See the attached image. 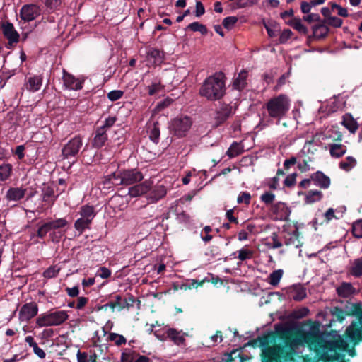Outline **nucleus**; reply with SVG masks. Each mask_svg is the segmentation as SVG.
<instances>
[{"label": "nucleus", "instance_id": "nucleus-1", "mask_svg": "<svg viewBox=\"0 0 362 362\" xmlns=\"http://www.w3.org/2000/svg\"><path fill=\"white\" fill-rule=\"evenodd\" d=\"M346 352L352 357L356 355L354 346L350 349L349 343L337 331L320 329L318 320V361L347 362Z\"/></svg>", "mask_w": 362, "mask_h": 362}, {"label": "nucleus", "instance_id": "nucleus-2", "mask_svg": "<svg viewBox=\"0 0 362 362\" xmlns=\"http://www.w3.org/2000/svg\"><path fill=\"white\" fill-rule=\"evenodd\" d=\"M346 316H356L362 323V306L360 303H353L349 300L341 302V306L326 308L323 311L318 312L320 329H332L336 321L342 322Z\"/></svg>", "mask_w": 362, "mask_h": 362}, {"label": "nucleus", "instance_id": "nucleus-3", "mask_svg": "<svg viewBox=\"0 0 362 362\" xmlns=\"http://www.w3.org/2000/svg\"><path fill=\"white\" fill-rule=\"evenodd\" d=\"M262 349V362H281L284 358L286 361H292V353H286L287 346L278 343L277 337L273 334H267L258 338Z\"/></svg>", "mask_w": 362, "mask_h": 362}, {"label": "nucleus", "instance_id": "nucleus-4", "mask_svg": "<svg viewBox=\"0 0 362 362\" xmlns=\"http://www.w3.org/2000/svg\"><path fill=\"white\" fill-rule=\"evenodd\" d=\"M225 93V76L221 72L206 78L199 89L200 95L210 101L220 100Z\"/></svg>", "mask_w": 362, "mask_h": 362}, {"label": "nucleus", "instance_id": "nucleus-5", "mask_svg": "<svg viewBox=\"0 0 362 362\" xmlns=\"http://www.w3.org/2000/svg\"><path fill=\"white\" fill-rule=\"evenodd\" d=\"M287 343V346L285 348L286 353H292V361L293 360V352L299 346H313L315 349L317 343V322H314L310 327V330L306 332L305 330H299L296 337L293 338L289 341H285L284 345Z\"/></svg>", "mask_w": 362, "mask_h": 362}, {"label": "nucleus", "instance_id": "nucleus-6", "mask_svg": "<svg viewBox=\"0 0 362 362\" xmlns=\"http://www.w3.org/2000/svg\"><path fill=\"white\" fill-rule=\"evenodd\" d=\"M269 116L275 119H281L290 108L288 98L283 94L271 98L265 105Z\"/></svg>", "mask_w": 362, "mask_h": 362}, {"label": "nucleus", "instance_id": "nucleus-7", "mask_svg": "<svg viewBox=\"0 0 362 362\" xmlns=\"http://www.w3.org/2000/svg\"><path fill=\"white\" fill-rule=\"evenodd\" d=\"M68 317L69 315L65 310L44 313L36 319V325L40 327L58 326L64 323Z\"/></svg>", "mask_w": 362, "mask_h": 362}, {"label": "nucleus", "instance_id": "nucleus-8", "mask_svg": "<svg viewBox=\"0 0 362 362\" xmlns=\"http://www.w3.org/2000/svg\"><path fill=\"white\" fill-rule=\"evenodd\" d=\"M192 120L188 116H178L171 121L170 131L175 136L182 138L187 136L192 125Z\"/></svg>", "mask_w": 362, "mask_h": 362}, {"label": "nucleus", "instance_id": "nucleus-9", "mask_svg": "<svg viewBox=\"0 0 362 362\" xmlns=\"http://www.w3.org/2000/svg\"><path fill=\"white\" fill-rule=\"evenodd\" d=\"M341 337L348 343H352L354 346L357 345L362 341V323H360L358 320L353 321Z\"/></svg>", "mask_w": 362, "mask_h": 362}, {"label": "nucleus", "instance_id": "nucleus-10", "mask_svg": "<svg viewBox=\"0 0 362 362\" xmlns=\"http://www.w3.org/2000/svg\"><path fill=\"white\" fill-rule=\"evenodd\" d=\"M83 146V139L81 136H75L69 140L62 149V156L64 159L75 158Z\"/></svg>", "mask_w": 362, "mask_h": 362}, {"label": "nucleus", "instance_id": "nucleus-11", "mask_svg": "<svg viewBox=\"0 0 362 362\" xmlns=\"http://www.w3.org/2000/svg\"><path fill=\"white\" fill-rule=\"evenodd\" d=\"M342 23L343 21L337 16H331L327 20H321L318 16V39L325 37L329 31L327 25L340 28Z\"/></svg>", "mask_w": 362, "mask_h": 362}, {"label": "nucleus", "instance_id": "nucleus-12", "mask_svg": "<svg viewBox=\"0 0 362 362\" xmlns=\"http://www.w3.org/2000/svg\"><path fill=\"white\" fill-rule=\"evenodd\" d=\"M41 13L39 6L30 4L22 6L20 11V17L26 22H30L37 18Z\"/></svg>", "mask_w": 362, "mask_h": 362}, {"label": "nucleus", "instance_id": "nucleus-13", "mask_svg": "<svg viewBox=\"0 0 362 362\" xmlns=\"http://www.w3.org/2000/svg\"><path fill=\"white\" fill-rule=\"evenodd\" d=\"M122 297L120 295H116L115 296L114 301H110L105 305H104V308H110L112 310H114L115 308H117L119 310H122L124 309L129 310L131 307L134 306V303H135V298L129 294V299H127L124 303H122Z\"/></svg>", "mask_w": 362, "mask_h": 362}, {"label": "nucleus", "instance_id": "nucleus-14", "mask_svg": "<svg viewBox=\"0 0 362 362\" xmlns=\"http://www.w3.org/2000/svg\"><path fill=\"white\" fill-rule=\"evenodd\" d=\"M38 306L35 302L24 304L19 311V320L28 322L37 315Z\"/></svg>", "mask_w": 362, "mask_h": 362}, {"label": "nucleus", "instance_id": "nucleus-15", "mask_svg": "<svg viewBox=\"0 0 362 362\" xmlns=\"http://www.w3.org/2000/svg\"><path fill=\"white\" fill-rule=\"evenodd\" d=\"M122 172L123 185H130L143 180V174L136 169L124 170Z\"/></svg>", "mask_w": 362, "mask_h": 362}, {"label": "nucleus", "instance_id": "nucleus-16", "mask_svg": "<svg viewBox=\"0 0 362 362\" xmlns=\"http://www.w3.org/2000/svg\"><path fill=\"white\" fill-rule=\"evenodd\" d=\"M342 136V133L337 127L334 126L327 129L324 132H318V139L322 140H329L331 141L330 143L341 141Z\"/></svg>", "mask_w": 362, "mask_h": 362}, {"label": "nucleus", "instance_id": "nucleus-17", "mask_svg": "<svg viewBox=\"0 0 362 362\" xmlns=\"http://www.w3.org/2000/svg\"><path fill=\"white\" fill-rule=\"evenodd\" d=\"M2 31L4 37L8 40V44L12 45L19 40V34L16 30L13 25L10 22H6L2 24Z\"/></svg>", "mask_w": 362, "mask_h": 362}, {"label": "nucleus", "instance_id": "nucleus-18", "mask_svg": "<svg viewBox=\"0 0 362 362\" xmlns=\"http://www.w3.org/2000/svg\"><path fill=\"white\" fill-rule=\"evenodd\" d=\"M152 182L145 180L141 184L136 185L129 189V194L132 197L141 196L147 193L152 187Z\"/></svg>", "mask_w": 362, "mask_h": 362}, {"label": "nucleus", "instance_id": "nucleus-19", "mask_svg": "<svg viewBox=\"0 0 362 362\" xmlns=\"http://www.w3.org/2000/svg\"><path fill=\"white\" fill-rule=\"evenodd\" d=\"M233 114V107L229 105H223L217 111L214 117L216 125L218 126L227 120Z\"/></svg>", "mask_w": 362, "mask_h": 362}, {"label": "nucleus", "instance_id": "nucleus-20", "mask_svg": "<svg viewBox=\"0 0 362 362\" xmlns=\"http://www.w3.org/2000/svg\"><path fill=\"white\" fill-rule=\"evenodd\" d=\"M63 82L64 85L71 90H80L82 88L83 81L79 80L78 78H76L73 75L66 73L64 70L63 75Z\"/></svg>", "mask_w": 362, "mask_h": 362}, {"label": "nucleus", "instance_id": "nucleus-21", "mask_svg": "<svg viewBox=\"0 0 362 362\" xmlns=\"http://www.w3.org/2000/svg\"><path fill=\"white\" fill-rule=\"evenodd\" d=\"M273 212L276 214L277 219L286 221L290 216L291 210L284 203L278 202L274 206Z\"/></svg>", "mask_w": 362, "mask_h": 362}, {"label": "nucleus", "instance_id": "nucleus-22", "mask_svg": "<svg viewBox=\"0 0 362 362\" xmlns=\"http://www.w3.org/2000/svg\"><path fill=\"white\" fill-rule=\"evenodd\" d=\"M78 214L81 218L92 223L93 220L96 216V211L93 206L85 204L80 207Z\"/></svg>", "mask_w": 362, "mask_h": 362}, {"label": "nucleus", "instance_id": "nucleus-23", "mask_svg": "<svg viewBox=\"0 0 362 362\" xmlns=\"http://www.w3.org/2000/svg\"><path fill=\"white\" fill-rule=\"evenodd\" d=\"M26 189L22 187H11L6 192V199L9 202H18L24 197Z\"/></svg>", "mask_w": 362, "mask_h": 362}, {"label": "nucleus", "instance_id": "nucleus-24", "mask_svg": "<svg viewBox=\"0 0 362 362\" xmlns=\"http://www.w3.org/2000/svg\"><path fill=\"white\" fill-rule=\"evenodd\" d=\"M327 145L329 146L330 155L333 158L342 157L347 150L346 146L341 144L328 143Z\"/></svg>", "mask_w": 362, "mask_h": 362}, {"label": "nucleus", "instance_id": "nucleus-25", "mask_svg": "<svg viewBox=\"0 0 362 362\" xmlns=\"http://www.w3.org/2000/svg\"><path fill=\"white\" fill-rule=\"evenodd\" d=\"M42 83V77L40 76L29 77L26 81L25 88L29 91L36 92L40 89Z\"/></svg>", "mask_w": 362, "mask_h": 362}, {"label": "nucleus", "instance_id": "nucleus-26", "mask_svg": "<svg viewBox=\"0 0 362 362\" xmlns=\"http://www.w3.org/2000/svg\"><path fill=\"white\" fill-rule=\"evenodd\" d=\"M107 132L104 131L103 128H97L95 130V135L93 140V146L95 148H101L105 145L107 140Z\"/></svg>", "mask_w": 362, "mask_h": 362}, {"label": "nucleus", "instance_id": "nucleus-27", "mask_svg": "<svg viewBox=\"0 0 362 362\" xmlns=\"http://www.w3.org/2000/svg\"><path fill=\"white\" fill-rule=\"evenodd\" d=\"M356 292V288L351 283L343 282L337 288V293L339 296L343 298H349Z\"/></svg>", "mask_w": 362, "mask_h": 362}, {"label": "nucleus", "instance_id": "nucleus-28", "mask_svg": "<svg viewBox=\"0 0 362 362\" xmlns=\"http://www.w3.org/2000/svg\"><path fill=\"white\" fill-rule=\"evenodd\" d=\"M341 124L345 127L351 134H354L358 128L357 122L351 116V114H345L343 116Z\"/></svg>", "mask_w": 362, "mask_h": 362}, {"label": "nucleus", "instance_id": "nucleus-29", "mask_svg": "<svg viewBox=\"0 0 362 362\" xmlns=\"http://www.w3.org/2000/svg\"><path fill=\"white\" fill-rule=\"evenodd\" d=\"M102 182H103V185H108V184H112L114 185H123V182H122L121 170L112 173L107 176L103 177Z\"/></svg>", "mask_w": 362, "mask_h": 362}, {"label": "nucleus", "instance_id": "nucleus-30", "mask_svg": "<svg viewBox=\"0 0 362 362\" xmlns=\"http://www.w3.org/2000/svg\"><path fill=\"white\" fill-rule=\"evenodd\" d=\"M166 194V189L163 185L156 187L149 194L148 199L151 202H156L159 199L164 197Z\"/></svg>", "mask_w": 362, "mask_h": 362}, {"label": "nucleus", "instance_id": "nucleus-31", "mask_svg": "<svg viewBox=\"0 0 362 362\" xmlns=\"http://www.w3.org/2000/svg\"><path fill=\"white\" fill-rule=\"evenodd\" d=\"M147 56L148 58L153 59V64L155 65H160L164 61L163 52L158 49L153 48L150 49L147 53Z\"/></svg>", "mask_w": 362, "mask_h": 362}, {"label": "nucleus", "instance_id": "nucleus-32", "mask_svg": "<svg viewBox=\"0 0 362 362\" xmlns=\"http://www.w3.org/2000/svg\"><path fill=\"white\" fill-rule=\"evenodd\" d=\"M247 77V72L245 70H242L239 74L237 78H235L233 86L235 89L239 90L243 89L247 83L246 79Z\"/></svg>", "mask_w": 362, "mask_h": 362}, {"label": "nucleus", "instance_id": "nucleus-33", "mask_svg": "<svg viewBox=\"0 0 362 362\" xmlns=\"http://www.w3.org/2000/svg\"><path fill=\"white\" fill-rule=\"evenodd\" d=\"M167 337L170 338L175 344L181 345L185 342L184 337L175 329L170 328L166 332Z\"/></svg>", "mask_w": 362, "mask_h": 362}, {"label": "nucleus", "instance_id": "nucleus-34", "mask_svg": "<svg viewBox=\"0 0 362 362\" xmlns=\"http://www.w3.org/2000/svg\"><path fill=\"white\" fill-rule=\"evenodd\" d=\"M13 166L10 163L0 165V182L7 180L11 175Z\"/></svg>", "mask_w": 362, "mask_h": 362}, {"label": "nucleus", "instance_id": "nucleus-35", "mask_svg": "<svg viewBox=\"0 0 362 362\" xmlns=\"http://www.w3.org/2000/svg\"><path fill=\"white\" fill-rule=\"evenodd\" d=\"M243 151V146L241 144L233 142L226 151V155L232 158L241 154Z\"/></svg>", "mask_w": 362, "mask_h": 362}, {"label": "nucleus", "instance_id": "nucleus-36", "mask_svg": "<svg viewBox=\"0 0 362 362\" xmlns=\"http://www.w3.org/2000/svg\"><path fill=\"white\" fill-rule=\"evenodd\" d=\"M149 129V138L154 143H158L160 137V129L158 122H155L151 124Z\"/></svg>", "mask_w": 362, "mask_h": 362}, {"label": "nucleus", "instance_id": "nucleus-37", "mask_svg": "<svg viewBox=\"0 0 362 362\" xmlns=\"http://www.w3.org/2000/svg\"><path fill=\"white\" fill-rule=\"evenodd\" d=\"M90 224L91 223L80 217L74 222V228L81 235L84 232L85 230L90 228Z\"/></svg>", "mask_w": 362, "mask_h": 362}, {"label": "nucleus", "instance_id": "nucleus-38", "mask_svg": "<svg viewBox=\"0 0 362 362\" xmlns=\"http://www.w3.org/2000/svg\"><path fill=\"white\" fill-rule=\"evenodd\" d=\"M356 165V160L353 156H347L345 160L339 163V168L346 172L351 170Z\"/></svg>", "mask_w": 362, "mask_h": 362}, {"label": "nucleus", "instance_id": "nucleus-39", "mask_svg": "<svg viewBox=\"0 0 362 362\" xmlns=\"http://www.w3.org/2000/svg\"><path fill=\"white\" fill-rule=\"evenodd\" d=\"M137 352L130 349H125L121 354L122 362H134Z\"/></svg>", "mask_w": 362, "mask_h": 362}, {"label": "nucleus", "instance_id": "nucleus-40", "mask_svg": "<svg viewBox=\"0 0 362 362\" xmlns=\"http://www.w3.org/2000/svg\"><path fill=\"white\" fill-rule=\"evenodd\" d=\"M316 151L315 145L313 141H310L305 143L303 152L308 155V159L310 161L315 159V151Z\"/></svg>", "mask_w": 362, "mask_h": 362}, {"label": "nucleus", "instance_id": "nucleus-41", "mask_svg": "<svg viewBox=\"0 0 362 362\" xmlns=\"http://www.w3.org/2000/svg\"><path fill=\"white\" fill-rule=\"evenodd\" d=\"M283 276V270L277 269L272 272L269 276V281L270 285L276 286H277Z\"/></svg>", "mask_w": 362, "mask_h": 362}, {"label": "nucleus", "instance_id": "nucleus-42", "mask_svg": "<svg viewBox=\"0 0 362 362\" xmlns=\"http://www.w3.org/2000/svg\"><path fill=\"white\" fill-rule=\"evenodd\" d=\"M331 184L330 178L322 172L318 170V187L321 189H327Z\"/></svg>", "mask_w": 362, "mask_h": 362}, {"label": "nucleus", "instance_id": "nucleus-43", "mask_svg": "<svg viewBox=\"0 0 362 362\" xmlns=\"http://www.w3.org/2000/svg\"><path fill=\"white\" fill-rule=\"evenodd\" d=\"M351 274L355 277L362 276V257L354 260Z\"/></svg>", "mask_w": 362, "mask_h": 362}, {"label": "nucleus", "instance_id": "nucleus-44", "mask_svg": "<svg viewBox=\"0 0 362 362\" xmlns=\"http://www.w3.org/2000/svg\"><path fill=\"white\" fill-rule=\"evenodd\" d=\"M187 29L193 32H200L202 35H206L208 32L206 27L199 22H193L189 24Z\"/></svg>", "mask_w": 362, "mask_h": 362}, {"label": "nucleus", "instance_id": "nucleus-45", "mask_svg": "<svg viewBox=\"0 0 362 362\" xmlns=\"http://www.w3.org/2000/svg\"><path fill=\"white\" fill-rule=\"evenodd\" d=\"M108 340L114 341L117 346L125 344L127 342V339L123 335L113 332L109 334Z\"/></svg>", "mask_w": 362, "mask_h": 362}, {"label": "nucleus", "instance_id": "nucleus-46", "mask_svg": "<svg viewBox=\"0 0 362 362\" xmlns=\"http://www.w3.org/2000/svg\"><path fill=\"white\" fill-rule=\"evenodd\" d=\"M54 189L50 187H45L42 189V199L44 202H50L51 204H53L55 201V198L52 199L51 201L49 200L51 198L54 197Z\"/></svg>", "mask_w": 362, "mask_h": 362}, {"label": "nucleus", "instance_id": "nucleus-47", "mask_svg": "<svg viewBox=\"0 0 362 362\" xmlns=\"http://www.w3.org/2000/svg\"><path fill=\"white\" fill-rule=\"evenodd\" d=\"M57 265L51 266L43 272V276L47 279H52L57 276L60 271Z\"/></svg>", "mask_w": 362, "mask_h": 362}, {"label": "nucleus", "instance_id": "nucleus-48", "mask_svg": "<svg viewBox=\"0 0 362 362\" xmlns=\"http://www.w3.org/2000/svg\"><path fill=\"white\" fill-rule=\"evenodd\" d=\"M77 360L78 362H95L96 355L94 354L88 357L86 353L78 351L77 353Z\"/></svg>", "mask_w": 362, "mask_h": 362}, {"label": "nucleus", "instance_id": "nucleus-49", "mask_svg": "<svg viewBox=\"0 0 362 362\" xmlns=\"http://www.w3.org/2000/svg\"><path fill=\"white\" fill-rule=\"evenodd\" d=\"M52 230L64 228L68 225V221L64 218H60L49 221Z\"/></svg>", "mask_w": 362, "mask_h": 362}, {"label": "nucleus", "instance_id": "nucleus-50", "mask_svg": "<svg viewBox=\"0 0 362 362\" xmlns=\"http://www.w3.org/2000/svg\"><path fill=\"white\" fill-rule=\"evenodd\" d=\"M52 230L49 221L46 222L38 228L37 235L40 238H43L45 237L47 233Z\"/></svg>", "mask_w": 362, "mask_h": 362}, {"label": "nucleus", "instance_id": "nucleus-51", "mask_svg": "<svg viewBox=\"0 0 362 362\" xmlns=\"http://www.w3.org/2000/svg\"><path fill=\"white\" fill-rule=\"evenodd\" d=\"M329 5L331 6V9L332 11H334L335 9L337 10L339 16L342 17H347L349 16L347 9L341 7L340 5L334 2H330Z\"/></svg>", "mask_w": 362, "mask_h": 362}, {"label": "nucleus", "instance_id": "nucleus-52", "mask_svg": "<svg viewBox=\"0 0 362 362\" xmlns=\"http://www.w3.org/2000/svg\"><path fill=\"white\" fill-rule=\"evenodd\" d=\"M352 233L356 238H362V220L358 221L353 224Z\"/></svg>", "mask_w": 362, "mask_h": 362}, {"label": "nucleus", "instance_id": "nucleus-53", "mask_svg": "<svg viewBox=\"0 0 362 362\" xmlns=\"http://www.w3.org/2000/svg\"><path fill=\"white\" fill-rule=\"evenodd\" d=\"M238 18L235 16L226 17L223 21V25L225 28L230 30L237 23Z\"/></svg>", "mask_w": 362, "mask_h": 362}, {"label": "nucleus", "instance_id": "nucleus-54", "mask_svg": "<svg viewBox=\"0 0 362 362\" xmlns=\"http://www.w3.org/2000/svg\"><path fill=\"white\" fill-rule=\"evenodd\" d=\"M251 199V195L247 192H242L238 197L237 202L238 204L245 203L249 204Z\"/></svg>", "mask_w": 362, "mask_h": 362}, {"label": "nucleus", "instance_id": "nucleus-55", "mask_svg": "<svg viewBox=\"0 0 362 362\" xmlns=\"http://www.w3.org/2000/svg\"><path fill=\"white\" fill-rule=\"evenodd\" d=\"M124 95V92L120 90H111L107 93V98L110 101H116L119 99H120L122 95Z\"/></svg>", "mask_w": 362, "mask_h": 362}, {"label": "nucleus", "instance_id": "nucleus-56", "mask_svg": "<svg viewBox=\"0 0 362 362\" xmlns=\"http://www.w3.org/2000/svg\"><path fill=\"white\" fill-rule=\"evenodd\" d=\"M288 24L300 32L305 33L306 31L305 27L302 24L300 19L294 18L291 21H290Z\"/></svg>", "mask_w": 362, "mask_h": 362}, {"label": "nucleus", "instance_id": "nucleus-57", "mask_svg": "<svg viewBox=\"0 0 362 362\" xmlns=\"http://www.w3.org/2000/svg\"><path fill=\"white\" fill-rule=\"evenodd\" d=\"M162 89V86L160 82H154L148 86V93L150 95L158 93Z\"/></svg>", "mask_w": 362, "mask_h": 362}, {"label": "nucleus", "instance_id": "nucleus-58", "mask_svg": "<svg viewBox=\"0 0 362 362\" xmlns=\"http://www.w3.org/2000/svg\"><path fill=\"white\" fill-rule=\"evenodd\" d=\"M316 5H317V0H313L310 3L303 1L301 4V11L305 14L309 13V12L311 10V8Z\"/></svg>", "mask_w": 362, "mask_h": 362}, {"label": "nucleus", "instance_id": "nucleus-59", "mask_svg": "<svg viewBox=\"0 0 362 362\" xmlns=\"http://www.w3.org/2000/svg\"><path fill=\"white\" fill-rule=\"evenodd\" d=\"M252 256V252L247 249L243 248L238 251V259L241 261L250 259Z\"/></svg>", "mask_w": 362, "mask_h": 362}, {"label": "nucleus", "instance_id": "nucleus-60", "mask_svg": "<svg viewBox=\"0 0 362 362\" xmlns=\"http://www.w3.org/2000/svg\"><path fill=\"white\" fill-rule=\"evenodd\" d=\"M117 118L115 117H109L105 120L104 124L98 128H103L104 131L107 132L111 127L114 125Z\"/></svg>", "mask_w": 362, "mask_h": 362}, {"label": "nucleus", "instance_id": "nucleus-61", "mask_svg": "<svg viewBox=\"0 0 362 362\" xmlns=\"http://www.w3.org/2000/svg\"><path fill=\"white\" fill-rule=\"evenodd\" d=\"M297 173H291L288 175L286 179L284 180V185L285 186L288 187H292L296 184V179Z\"/></svg>", "mask_w": 362, "mask_h": 362}, {"label": "nucleus", "instance_id": "nucleus-62", "mask_svg": "<svg viewBox=\"0 0 362 362\" xmlns=\"http://www.w3.org/2000/svg\"><path fill=\"white\" fill-rule=\"evenodd\" d=\"M258 1L259 0H238L236 4L238 8H242L256 4Z\"/></svg>", "mask_w": 362, "mask_h": 362}, {"label": "nucleus", "instance_id": "nucleus-63", "mask_svg": "<svg viewBox=\"0 0 362 362\" xmlns=\"http://www.w3.org/2000/svg\"><path fill=\"white\" fill-rule=\"evenodd\" d=\"M260 199L266 204H269L274 202L275 199V195L272 192H265L264 194L261 195Z\"/></svg>", "mask_w": 362, "mask_h": 362}, {"label": "nucleus", "instance_id": "nucleus-64", "mask_svg": "<svg viewBox=\"0 0 362 362\" xmlns=\"http://www.w3.org/2000/svg\"><path fill=\"white\" fill-rule=\"evenodd\" d=\"M210 339H211V343L210 344H209L208 346H214L218 342H221L223 340L221 332L217 331L215 334H214L211 337Z\"/></svg>", "mask_w": 362, "mask_h": 362}]
</instances>
